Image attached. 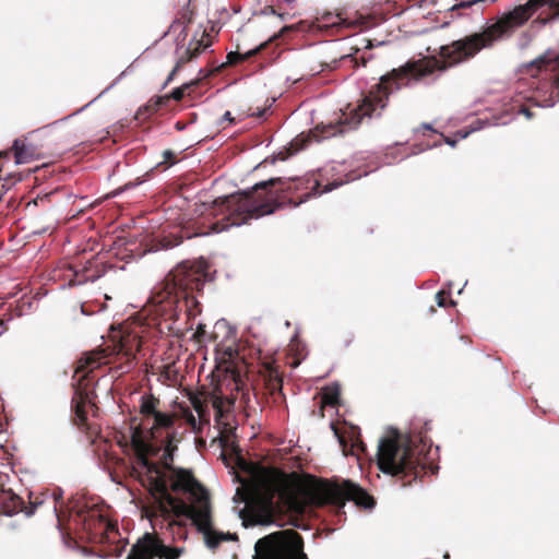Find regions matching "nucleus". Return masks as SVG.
<instances>
[{"label": "nucleus", "instance_id": "16", "mask_svg": "<svg viewBox=\"0 0 559 559\" xmlns=\"http://www.w3.org/2000/svg\"><path fill=\"white\" fill-rule=\"evenodd\" d=\"M111 267L99 255H95L80 269L71 266V270H73L71 283L73 285H81L86 282H95Z\"/></svg>", "mask_w": 559, "mask_h": 559}, {"label": "nucleus", "instance_id": "27", "mask_svg": "<svg viewBox=\"0 0 559 559\" xmlns=\"http://www.w3.org/2000/svg\"><path fill=\"white\" fill-rule=\"evenodd\" d=\"M190 402L194 411L199 414V416L203 417L206 413V403L198 395L191 396Z\"/></svg>", "mask_w": 559, "mask_h": 559}, {"label": "nucleus", "instance_id": "9", "mask_svg": "<svg viewBox=\"0 0 559 559\" xmlns=\"http://www.w3.org/2000/svg\"><path fill=\"white\" fill-rule=\"evenodd\" d=\"M78 520L82 524L85 538L94 544L114 545L108 552L120 556L126 547L121 545L120 534L116 523H112L96 506L81 509L76 512Z\"/></svg>", "mask_w": 559, "mask_h": 559}, {"label": "nucleus", "instance_id": "23", "mask_svg": "<svg viewBox=\"0 0 559 559\" xmlns=\"http://www.w3.org/2000/svg\"><path fill=\"white\" fill-rule=\"evenodd\" d=\"M192 21H193V11L186 9L180 13V17L176 19L173 22V24L170 25V28H175V27L181 25L182 29L180 32V35L186 37L188 34L187 28L192 23Z\"/></svg>", "mask_w": 559, "mask_h": 559}, {"label": "nucleus", "instance_id": "19", "mask_svg": "<svg viewBox=\"0 0 559 559\" xmlns=\"http://www.w3.org/2000/svg\"><path fill=\"white\" fill-rule=\"evenodd\" d=\"M332 429L334 435L337 437L340 445L342 447L343 453L345 455L353 453L355 449H359L361 451L365 450V444L361 440L358 427L350 426L349 429L343 433L334 424H332Z\"/></svg>", "mask_w": 559, "mask_h": 559}, {"label": "nucleus", "instance_id": "10", "mask_svg": "<svg viewBox=\"0 0 559 559\" xmlns=\"http://www.w3.org/2000/svg\"><path fill=\"white\" fill-rule=\"evenodd\" d=\"M253 559H308L304 539L294 530L271 533L257 540Z\"/></svg>", "mask_w": 559, "mask_h": 559}, {"label": "nucleus", "instance_id": "11", "mask_svg": "<svg viewBox=\"0 0 559 559\" xmlns=\"http://www.w3.org/2000/svg\"><path fill=\"white\" fill-rule=\"evenodd\" d=\"M321 493L328 503L342 508L346 501H354L356 506L371 509L376 501L364 488L352 480L325 481L321 486Z\"/></svg>", "mask_w": 559, "mask_h": 559}, {"label": "nucleus", "instance_id": "40", "mask_svg": "<svg viewBox=\"0 0 559 559\" xmlns=\"http://www.w3.org/2000/svg\"><path fill=\"white\" fill-rule=\"evenodd\" d=\"M423 128H424L425 130H432L431 126H430V124H428V123H424V124H423Z\"/></svg>", "mask_w": 559, "mask_h": 559}, {"label": "nucleus", "instance_id": "5", "mask_svg": "<svg viewBox=\"0 0 559 559\" xmlns=\"http://www.w3.org/2000/svg\"><path fill=\"white\" fill-rule=\"evenodd\" d=\"M209 265L205 261L182 262L178 264L156 287L144 310L165 322H176L185 310L188 319L201 313L199 301L193 293L201 292L207 276Z\"/></svg>", "mask_w": 559, "mask_h": 559}, {"label": "nucleus", "instance_id": "12", "mask_svg": "<svg viewBox=\"0 0 559 559\" xmlns=\"http://www.w3.org/2000/svg\"><path fill=\"white\" fill-rule=\"evenodd\" d=\"M185 551L182 547H171L152 533H145L132 546L127 559H178Z\"/></svg>", "mask_w": 559, "mask_h": 559}, {"label": "nucleus", "instance_id": "45", "mask_svg": "<svg viewBox=\"0 0 559 559\" xmlns=\"http://www.w3.org/2000/svg\"><path fill=\"white\" fill-rule=\"evenodd\" d=\"M435 311H436L435 307H433V306H431V307H430V312H435Z\"/></svg>", "mask_w": 559, "mask_h": 559}, {"label": "nucleus", "instance_id": "17", "mask_svg": "<svg viewBox=\"0 0 559 559\" xmlns=\"http://www.w3.org/2000/svg\"><path fill=\"white\" fill-rule=\"evenodd\" d=\"M199 83H200V79L193 80L189 83L182 84L179 87H176L168 95H164V96H159L155 99H151L143 108H140L138 110V112L135 115V119H140V117L144 114H148V115L155 114L156 111H158V109L162 106L166 105L169 99L180 102L185 97V95L186 94L189 95L191 88L199 85Z\"/></svg>", "mask_w": 559, "mask_h": 559}, {"label": "nucleus", "instance_id": "34", "mask_svg": "<svg viewBox=\"0 0 559 559\" xmlns=\"http://www.w3.org/2000/svg\"><path fill=\"white\" fill-rule=\"evenodd\" d=\"M185 418L189 425H191L192 427H195V423H197L195 417L189 409H187L185 412Z\"/></svg>", "mask_w": 559, "mask_h": 559}, {"label": "nucleus", "instance_id": "37", "mask_svg": "<svg viewBox=\"0 0 559 559\" xmlns=\"http://www.w3.org/2000/svg\"><path fill=\"white\" fill-rule=\"evenodd\" d=\"M7 330V322L3 319H0V335H2Z\"/></svg>", "mask_w": 559, "mask_h": 559}, {"label": "nucleus", "instance_id": "29", "mask_svg": "<svg viewBox=\"0 0 559 559\" xmlns=\"http://www.w3.org/2000/svg\"><path fill=\"white\" fill-rule=\"evenodd\" d=\"M182 242V236L180 235H171L168 237H164L162 240V245L164 248H173Z\"/></svg>", "mask_w": 559, "mask_h": 559}, {"label": "nucleus", "instance_id": "21", "mask_svg": "<svg viewBox=\"0 0 559 559\" xmlns=\"http://www.w3.org/2000/svg\"><path fill=\"white\" fill-rule=\"evenodd\" d=\"M294 29H295L294 25L284 26L278 34L272 36L267 41H264V43L260 44L257 48H254L252 50H249L246 53H239L237 51L229 52L227 55V63L228 64H236V63H238L240 61H245V60L250 59L258 51H261V50L265 49L271 41L277 39L282 34H284L285 32L294 31Z\"/></svg>", "mask_w": 559, "mask_h": 559}, {"label": "nucleus", "instance_id": "26", "mask_svg": "<svg viewBox=\"0 0 559 559\" xmlns=\"http://www.w3.org/2000/svg\"><path fill=\"white\" fill-rule=\"evenodd\" d=\"M345 61H348V62L353 63V68H357L359 66L358 59L356 57H354L353 55H343L338 59H333L331 61V64L330 63H324V66L329 70H333V69L337 68V63L338 62H345Z\"/></svg>", "mask_w": 559, "mask_h": 559}, {"label": "nucleus", "instance_id": "30", "mask_svg": "<svg viewBox=\"0 0 559 559\" xmlns=\"http://www.w3.org/2000/svg\"><path fill=\"white\" fill-rule=\"evenodd\" d=\"M448 296L449 294L445 293L444 290H440L436 294V300H437V305L439 307H448V306H454L455 302L452 300V299H449L448 300Z\"/></svg>", "mask_w": 559, "mask_h": 559}, {"label": "nucleus", "instance_id": "41", "mask_svg": "<svg viewBox=\"0 0 559 559\" xmlns=\"http://www.w3.org/2000/svg\"><path fill=\"white\" fill-rule=\"evenodd\" d=\"M298 365H299V361H298V360H296V361L292 362V367H294V368H295V367H297Z\"/></svg>", "mask_w": 559, "mask_h": 559}, {"label": "nucleus", "instance_id": "36", "mask_svg": "<svg viewBox=\"0 0 559 559\" xmlns=\"http://www.w3.org/2000/svg\"><path fill=\"white\" fill-rule=\"evenodd\" d=\"M266 110V108L258 109V111L252 112V116L257 118H262L265 115Z\"/></svg>", "mask_w": 559, "mask_h": 559}, {"label": "nucleus", "instance_id": "22", "mask_svg": "<svg viewBox=\"0 0 559 559\" xmlns=\"http://www.w3.org/2000/svg\"><path fill=\"white\" fill-rule=\"evenodd\" d=\"M264 380H265V386L270 391L271 394L282 391L283 379H282V374L278 371L277 367H275L273 365H267L265 367Z\"/></svg>", "mask_w": 559, "mask_h": 559}, {"label": "nucleus", "instance_id": "15", "mask_svg": "<svg viewBox=\"0 0 559 559\" xmlns=\"http://www.w3.org/2000/svg\"><path fill=\"white\" fill-rule=\"evenodd\" d=\"M212 45V38L210 34L204 29L202 32L201 38L197 39L195 36L190 40L187 48H176L177 60L175 67L168 74L163 87H166L173 80L176 74L183 68L185 64L198 58L207 47Z\"/></svg>", "mask_w": 559, "mask_h": 559}, {"label": "nucleus", "instance_id": "35", "mask_svg": "<svg viewBox=\"0 0 559 559\" xmlns=\"http://www.w3.org/2000/svg\"><path fill=\"white\" fill-rule=\"evenodd\" d=\"M221 405H222V399L215 397V400L213 401V407L215 409H217L218 412H221Z\"/></svg>", "mask_w": 559, "mask_h": 559}, {"label": "nucleus", "instance_id": "6", "mask_svg": "<svg viewBox=\"0 0 559 559\" xmlns=\"http://www.w3.org/2000/svg\"><path fill=\"white\" fill-rule=\"evenodd\" d=\"M429 429L426 423L425 431L402 436L394 430L391 436L382 438L377 453L379 469L401 479L409 478L404 486L420 478L427 471L437 473L439 466L435 460L439 449L432 451V441L426 435Z\"/></svg>", "mask_w": 559, "mask_h": 559}, {"label": "nucleus", "instance_id": "28", "mask_svg": "<svg viewBox=\"0 0 559 559\" xmlns=\"http://www.w3.org/2000/svg\"><path fill=\"white\" fill-rule=\"evenodd\" d=\"M340 393L337 390L328 391L323 394L322 401L325 405L336 406L338 404Z\"/></svg>", "mask_w": 559, "mask_h": 559}, {"label": "nucleus", "instance_id": "42", "mask_svg": "<svg viewBox=\"0 0 559 559\" xmlns=\"http://www.w3.org/2000/svg\"><path fill=\"white\" fill-rule=\"evenodd\" d=\"M270 11H271L272 14L276 13L273 7H270Z\"/></svg>", "mask_w": 559, "mask_h": 559}, {"label": "nucleus", "instance_id": "39", "mask_svg": "<svg viewBox=\"0 0 559 559\" xmlns=\"http://www.w3.org/2000/svg\"><path fill=\"white\" fill-rule=\"evenodd\" d=\"M224 120H228L229 122H234V118L231 117V114L229 111H226L223 116Z\"/></svg>", "mask_w": 559, "mask_h": 559}, {"label": "nucleus", "instance_id": "32", "mask_svg": "<svg viewBox=\"0 0 559 559\" xmlns=\"http://www.w3.org/2000/svg\"><path fill=\"white\" fill-rule=\"evenodd\" d=\"M205 334H206L205 325L200 323L197 328L194 336L200 342L205 336Z\"/></svg>", "mask_w": 559, "mask_h": 559}, {"label": "nucleus", "instance_id": "43", "mask_svg": "<svg viewBox=\"0 0 559 559\" xmlns=\"http://www.w3.org/2000/svg\"><path fill=\"white\" fill-rule=\"evenodd\" d=\"M366 62H367V61H366V59L362 57V58H361V64H362V66H366Z\"/></svg>", "mask_w": 559, "mask_h": 559}, {"label": "nucleus", "instance_id": "3", "mask_svg": "<svg viewBox=\"0 0 559 559\" xmlns=\"http://www.w3.org/2000/svg\"><path fill=\"white\" fill-rule=\"evenodd\" d=\"M343 183V180H334L320 190L321 181L314 175L278 177L258 182L251 190L214 202L223 217L213 224L212 229L221 233L231 226H240L250 219L272 214L280 207L297 206L309 198L330 192Z\"/></svg>", "mask_w": 559, "mask_h": 559}, {"label": "nucleus", "instance_id": "4", "mask_svg": "<svg viewBox=\"0 0 559 559\" xmlns=\"http://www.w3.org/2000/svg\"><path fill=\"white\" fill-rule=\"evenodd\" d=\"M142 345L141 336L136 331H122L118 338L114 336L110 343L84 353L76 361L73 374L74 394L72 408L74 424L84 428L87 424L86 405L94 399L92 383L95 379L93 372L102 366H109L110 370L120 377L133 370L136 366V353Z\"/></svg>", "mask_w": 559, "mask_h": 559}, {"label": "nucleus", "instance_id": "24", "mask_svg": "<svg viewBox=\"0 0 559 559\" xmlns=\"http://www.w3.org/2000/svg\"><path fill=\"white\" fill-rule=\"evenodd\" d=\"M323 19L325 21L330 22L331 25H333V26H345V27H349V28H355L359 24L358 21H349L348 19L343 17L342 13L336 14L337 22L331 21V19H332L331 13L324 15Z\"/></svg>", "mask_w": 559, "mask_h": 559}, {"label": "nucleus", "instance_id": "31", "mask_svg": "<svg viewBox=\"0 0 559 559\" xmlns=\"http://www.w3.org/2000/svg\"><path fill=\"white\" fill-rule=\"evenodd\" d=\"M0 408L3 409V404L1 402H0ZM7 426H8V418L0 409V435L7 430Z\"/></svg>", "mask_w": 559, "mask_h": 559}, {"label": "nucleus", "instance_id": "1", "mask_svg": "<svg viewBox=\"0 0 559 559\" xmlns=\"http://www.w3.org/2000/svg\"><path fill=\"white\" fill-rule=\"evenodd\" d=\"M549 5L555 16H559V0H528L525 5H519L504 14L497 22L481 27L448 45L440 46L437 55L408 60L399 68L383 74L379 82L371 85L364 95L360 104L343 112L335 122L318 126L314 131L319 139H328L356 129L364 117L380 116L386 108L389 98L394 93L419 82L435 72H445L475 58L481 50L490 49L504 34L523 25L534 11L543 5Z\"/></svg>", "mask_w": 559, "mask_h": 559}, {"label": "nucleus", "instance_id": "14", "mask_svg": "<svg viewBox=\"0 0 559 559\" xmlns=\"http://www.w3.org/2000/svg\"><path fill=\"white\" fill-rule=\"evenodd\" d=\"M160 401L153 394H143L140 399V414L143 416L142 425H152L148 428V435L152 440H158L162 430H169L176 420V415L163 413L158 409Z\"/></svg>", "mask_w": 559, "mask_h": 559}, {"label": "nucleus", "instance_id": "25", "mask_svg": "<svg viewBox=\"0 0 559 559\" xmlns=\"http://www.w3.org/2000/svg\"><path fill=\"white\" fill-rule=\"evenodd\" d=\"M233 383L235 385V390L237 393H241V399L247 400L248 399V389L246 388V383L240 377L239 372H233Z\"/></svg>", "mask_w": 559, "mask_h": 559}, {"label": "nucleus", "instance_id": "18", "mask_svg": "<svg viewBox=\"0 0 559 559\" xmlns=\"http://www.w3.org/2000/svg\"><path fill=\"white\" fill-rule=\"evenodd\" d=\"M33 133L24 139H16L13 142V154L16 164H25L43 157L40 147L32 141Z\"/></svg>", "mask_w": 559, "mask_h": 559}, {"label": "nucleus", "instance_id": "33", "mask_svg": "<svg viewBox=\"0 0 559 559\" xmlns=\"http://www.w3.org/2000/svg\"><path fill=\"white\" fill-rule=\"evenodd\" d=\"M163 156H164V162H165V163H168V162H169L170 164H173V163H174L175 154H174V152H173V151H170V150H166V151H164Z\"/></svg>", "mask_w": 559, "mask_h": 559}, {"label": "nucleus", "instance_id": "8", "mask_svg": "<svg viewBox=\"0 0 559 559\" xmlns=\"http://www.w3.org/2000/svg\"><path fill=\"white\" fill-rule=\"evenodd\" d=\"M245 508L240 511V518L245 526L270 525L276 520V507L274 503L275 491L271 487L250 485L238 489Z\"/></svg>", "mask_w": 559, "mask_h": 559}, {"label": "nucleus", "instance_id": "20", "mask_svg": "<svg viewBox=\"0 0 559 559\" xmlns=\"http://www.w3.org/2000/svg\"><path fill=\"white\" fill-rule=\"evenodd\" d=\"M177 442H178V440H177L176 433L174 431L167 432L165 440L162 441V443L164 444V453L160 459L162 465L160 464H158V465L165 473L173 472L176 469L173 466V462H174V454L178 449Z\"/></svg>", "mask_w": 559, "mask_h": 559}, {"label": "nucleus", "instance_id": "13", "mask_svg": "<svg viewBox=\"0 0 559 559\" xmlns=\"http://www.w3.org/2000/svg\"><path fill=\"white\" fill-rule=\"evenodd\" d=\"M538 72H545L537 91L545 92L543 106H554L559 100V55L546 53L533 62Z\"/></svg>", "mask_w": 559, "mask_h": 559}, {"label": "nucleus", "instance_id": "2", "mask_svg": "<svg viewBox=\"0 0 559 559\" xmlns=\"http://www.w3.org/2000/svg\"><path fill=\"white\" fill-rule=\"evenodd\" d=\"M141 433V427H136L131 442L141 468L138 472L139 478L153 498L147 518L151 521L160 518L171 530L175 526L185 528L186 523L180 520L181 516L191 520L198 532L203 534L206 547L213 551L223 542L238 540L236 534L214 530L210 495L190 471H173L171 483L168 486L167 474L158 463L148 459L150 455H155L158 449L143 440Z\"/></svg>", "mask_w": 559, "mask_h": 559}, {"label": "nucleus", "instance_id": "7", "mask_svg": "<svg viewBox=\"0 0 559 559\" xmlns=\"http://www.w3.org/2000/svg\"><path fill=\"white\" fill-rule=\"evenodd\" d=\"M45 506L53 512L58 523H60V518L66 508L63 490L56 487L46 489L39 493L31 492L28 506H25L21 497L15 495L10 488L7 489L0 484V512L3 514L11 515L17 512H25V514L29 516Z\"/></svg>", "mask_w": 559, "mask_h": 559}, {"label": "nucleus", "instance_id": "44", "mask_svg": "<svg viewBox=\"0 0 559 559\" xmlns=\"http://www.w3.org/2000/svg\"><path fill=\"white\" fill-rule=\"evenodd\" d=\"M283 1H284V2H286V3H292V2H294L295 0H283Z\"/></svg>", "mask_w": 559, "mask_h": 559}, {"label": "nucleus", "instance_id": "38", "mask_svg": "<svg viewBox=\"0 0 559 559\" xmlns=\"http://www.w3.org/2000/svg\"><path fill=\"white\" fill-rule=\"evenodd\" d=\"M521 112L524 114L527 118H532L533 114L530 111L527 107H522Z\"/></svg>", "mask_w": 559, "mask_h": 559}]
</instances>
